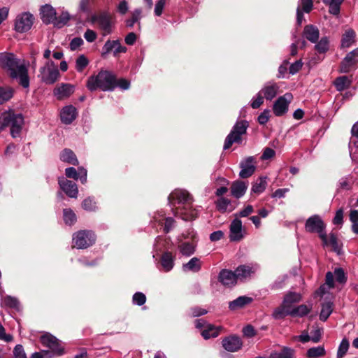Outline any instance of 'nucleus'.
Here are the masks:
<instances>
[{
    "label": "nucleus",
    "instance_id": "35",
    "mask_svg": "<svg viewBox=\"0 0 358 358\" xmlns=\"http://www.w3.org/2000/svg\"><path fill=\"white\" fill-rule=\"evenodd\" d=\"M292 308H289L287 306H285L284 303L276 308L272 314V316L275 320H280L285 317L287 315L292 316Z\"/></svg>",
    "mask_w": 358,
    "mask_h": 358
},
{
    "label": "nucleus",
    "instance_id": "1",
    "mask_svg": "<svg viewBox=\"0 0 358 358\" xmlns=\"http://www.w3.org/2000/svg\"><path fill=\"white\" fill-rule=\"evenodd\" d=\"M1 65L7 68L13 78H18L19 83L24 88L29 86V78L26 66L13 55H3L0 57Z\"/></svg>",
    "mask_w": 358,
    "mask_h": 358
},
{
    "label": "nucleus",
    "instance_id": "36",
    "mask_svg": "<svg viewBox=\"0 0 358 358\" xmlns=\"http://www.w3.org/2000/svg\"><path fill=\"white\" fill-rule=\"evenodd\" d=\"M356 38V33L351 29H347L343 35L341 40L342 48H349L355 43Z\"/></svg>",
    "mask_w": 358,
    "mask_h": 358
},
{
    "label": "nucleus",
    "instance_id": "56",
    "mask_svg": "<svg viewBox=\"0 0 358 358\" xmlns=\"http://www.w3.org/2000/svg\"><path fill=\"white\" fill-rule=\"evenodd\" d=\"M350 220L352 222V231L355 234H358V210H350Z\"/></svg>",
    "mask_w": 358,
    "mask_h": 358
},
{
    "label": "nucleus",
    "instance_id": "5",
    "mask_svg": "<svg viewBox=\"0 0 358 358\" xmlns=\"http://www.w3.org/2000/svg\"><path fill=\"white\" fill-rule=\"evenodd\" d=\"M248 126L249 123L246 120L237 121L231 132L226 137L223 148L227 150L234 143H241L242 141L241 136L246 133Z\"/></svg>",
    "mask_w": 358,
    "mask_h": 358
},
{
    "label": "nucleus",
    "instance_id": "63",
    "mask_svg": "<svg viewBox=\"0 0 358 358\" xmlns=\"http://www.w3.org/2000/svg\"><path fill=\"white\" fill-rule=\"evenodd\" d=\"M264 98L262 94L259 92L257 96L253 99L251 103V107L254 109L258 108L263 103Z\"/></svg>",
    "mask_w": 358,
    "mask_h": 358
},
{
    "label": "nucleus",
    "instance_id": "11",
    "mask_svg": "<svg viewBox=\"0 0 358 358\" xmlns=\"http://www.w3.org/2000/svg\"><path fill=\"white\" fill-rule=\"evenodd\" d=\"M41 342L57 355H62L64 353V348L60 345L59 340L50 334L43 335L41 337Z\"/></svg>",
    "mask_w": 358,
    "mask_h": 358
},
{
    "label": "nucleus",
    "instance_id": "9",
    "mask_svg": "<svg viewBox=\"0 0 358 358\" xmlns=\"http://www.w3.org/2000/svg\"><path fill=\"white\" fill-rule=\"evenodd\" d=\"M169 202L170 205L173 207V208L176 207V202L177 201L178 204H181L183 206H189L192 204L193 198L189 194V192L185 189H177L172 192L169 196Z\"/></svg>",
    "mask_w": 358,
    "mask_h": 358
},
{
    "label": "nucleus",
    "instance_id": "61",
    "mask_svg": "<svg viewBox=\"0 0 358 358\" xmlns=\"http://www.w3.org/2000/svg\"><path fill=\"white\" fill-rule=\"evenodd\" d=\"M334 275L337 282L344 283L346 281L345 273L341 268H337L334 270Z\"/></svg>",
    "mask_w": 358,
    "mask_h": 358
},
{
    "label": "nucleus",
    "instance_id": "48",
    "mask_svg": "<svg viewBox=\"0 0 358 358\" xmlns=\"http://www.w3.org/2000/svg\"><path fill=\"white\" fill-rule=\"evenodd\" d=\"M350 347V343L348 340L346 338H344L338 348L336 357L337 358H343L347 353Z\"/></svg>",
    "mask_w": 358,
    "mask_h": 358
},
{
    "label": "nucleus",
    "instance_id": "59",
    "mask_svg": "<svg viewBox=\"0 0 358 358\" xmlns=\"http://www.w3.org/2000/svg\"><path fill=\"white\" fill-rule=\"evenodd\" d=\"M132 301L134 304L142 306L146 301V296L142 292H136L134 294Z\"/></svg>",
    "mask_w": 358,
    "mask_h": 358
},
{
    "label": "nucleus",
    "instance_id": "55",
    "mask_svg": "<svg viewBox=\"0 0 358 358\" xmlns=\"http://www.w3.org/2000/svg\"><path fill=\"white\" fill-rule=\"evenodd\" d=\"M141 15V10L140 8L135 9L131 13V17L126 21V25L129 27H132L140 20Z\"/></svg>",
    "mask_w": 358,
    "mask_h": 358
},
{
    "label": "nucleus",
    "instance_id": "13",
    "mask_svg": "<svg viewBox=\"0 0 358 358\" xmlns=\"http://www.w3.org/2000/svg\"><path fill=\"white\" fill-rule=\"evenodd\" d=\"M292 95L290 93H286L280 96L274 103L273 110L276 116H282L285 114L288 110V106Z\"/></svg>",
    "mask_w": 358,
    "mask_h": 358
},
{
    "label": "nucleus",
    "instance_id": "41",
    "mask_svg": "<svg viewBox=\"0 0 358 358\" xmlns=\"http://www.w3.org/2000/svg\"><path fill=\"white\" fill-rule=\"evenodd\" d=\"M294 350L284 347L280 352H275L271 354L269 358H293Z\"/></svg>",
    "mask_w": 358,
    "mask_h": 358
},
{
    "label": "nucleus",
    "instance_id": "21",
    "mask_svg": "<svg viewBox=\"0 0 358 358\" xmlns=\"http://www.w3.org/2000/svg\"><path fill=\"white\" fill-rule=\"evenodd\" d=\"M65 174L67 178L76 180L80 179L83 184L87 182V171L84 167H79L78 171L74 167H69L65 169Z\"/></svg>",
    "mask_w": 358,
    "mask_h": 358
},
{
    "label": "nucleus",
    "instance_id": "12",
    "mask_svg": "<svg viewBox=\"0 0 358 358\" xmlns=\"http://www.w3.org/2000/svg\"><path fill=\"white\" fill-rule=\"evenodd\" d=\"M192 205L178 206L172 210L176 216H179L185 221L192 220L197 217L199 210L194 208Z\"/></svg>",
    "mask_w": 358,
    "mask_h": 358
},
{
    "label": "nucleus",
    "instance_id": "27",
    "mask_svg": "<svg viewBox=\"0 0 358 358\" xmlns=\"http://www.w3.org/2000/svg\"><path fill=\"white\" fill-rule=\"evenodd\" d=\"M248 189L246 182L241 180L234 181L231 186V193L233 196L239 199L243 196Z\"/></svg>",
    "mask_w": 358,
    "mask_h": 358
},
{
    "label": "nucleus",
    "instance_id": "15",
    "mask_svg": "<svg viewBox=\"0 0 358 358\" xmlns=\"http://www.w3.org/2000/svg\"><path fill=\"white\" fill-rule=\"evenodd\" d=\"M358 50L355 49L349 52L345 57L343 59L341 66L340 71L342 73H348L352 69H355L357 61Z\"/></svg>",
    "mask_w": 358,
    "mask_h": 358
},
{
    "label": "nucleus",
    "instance_id": "38",
    "mask_svg": "<svg viewBox=\"0 0 358 358\" xmlns=\"http://www.w3.org/2000/svg\"><path fill=\"white\" fill-rule=\"evenodd\" d=\"M234 272L237 279L243 280L250 277L251 275L254 273V271L250 266L241 265L236 268Z\"/></svg>",
    "mask_w": 358,
    "mask_h": 358
},
{
    "label": "nucleus",
    "instance_id": "22",
    "mask_svg": "<svg viewBox=\"0 0 358 358\" xmlns=\"http://www.w3.org/2000/svg\"><path fill=\"white\" fill-rule=\"evenodd\" d=\"M41 18L46 24H52L57 15L55 9L50 4L42 6L40 9Z\"/></svg>",
    "mask_w": 358,
    "mask_h": 358
},
{
    "label": "nucleus",
    "instance_id": "23",
    "mask_svg": "<svg viewBox=\"0 0 358 358\" xmlns=\"http://www.w3.org/2000/svg\"><path fill=\"white\" fill-rule=\"evenodd\" d=\"M254 158L252 157H248L245 161L241 163V170L239 173V176L242 178H247L251 176L255 171V166L253 164Z\"/></svg>",
    "mask_w": 358,
    "mask_h": 358
},
{
    "label": "nucleus",
    "instance_id": "34",
    "mask_svg": "<svg viewBox=\"0 0 358 358\" xmlns=\"http://www.w3.org/2000/svg\"><path fill=\"white\" fill-rule=\"evenodd\" d=\"M221 329V327H215L213 324H206V327L201 331V336L204 339L215 338L218 336Z\"/></svg>",
    "mask_w": 358,
    "mask_h": 358
},
{
    "label": "nucleus",
    "instance_id": "47",
    "mask_svg": "<svg viewBox=\"0 0 358 358\" xmlns=\"http://www.w3.org/2000/svg\"><path fill=\"white\" fill-rule=\"evenodd\" d=\"M13 95V91L10 87H0V104L10 100Z\"/></svg>",
    "mask_w": 358,
    "mask_h": 358
},
{
    "label": "nucleus",
    "instance_id": "3",
    "mask_svg": "<svg viewBox=\"0 0 358 358\" xmlns=\"http://www.w3.org/2000/svg\"><path fill=\"white\" fill-rule=\"evenodd\" d=\"M24 123V116L21 113H16L13 110L5 111L0 115V130H3L9 126L13 138L20 136Z\"/></svg>",
    "mask_w": 358,
    "mask_h": 358
},
{
    "label": "nucleus",
    "instance_id": "40",
    "mask_svg": "<svg viewBox=\"0 0 358 358\" xmlns=\"http://www.w3.org/2000/svg\"><path fill=\"white\" fill-rule=\"evenodd\" d=\"M326 351L322 345L309 348L306 352L308 358H320L325 355Z\"/></svg>",
    "mask_w": 358,
    "mask_h": 358
},
{
    "label": "nucleus",
    "instance_id": "58",
    "mask_svg": "<svg viewBox=\"0 0 358 358\" xmlns=\"http://www.w3.org/2000/svg\"><path fill=\"white\" fill-rule=\"evenodd\" d=\"M230 204V201L228 199L221 197L216 202V207L218 210L224 213L227 210Z\"/></svg>",
    "mask_w": 358,
    "mask_h": 358
},
{
    "label": "nucleus",
    "instance_id": "24",
    "mask_svg": "<svg viewBox=\"0 0 358 358\" xmlns=\"http://www.w3.org/2000/svg\"><path fill=\"white\" fill-rule=\"evenodd\" d=\"M235 272L223 269L219 273V281L224 286H233L236 283L237 277Z\"/></svg>",
    "mask_w": 358,
    "mask_h": 358
},
{
    "label": "nucleus",
    "instance_id": "54",
    "mask_svg": "<svg viewBox=\"0 0 358 358\" xmlns=\"http://www.w3.org/2000/svg\"><path fill=\"white\" fill-rule=\"evenodd\" d=\"M19 302L17 299L11 296H5L1 301L2 306H6L9 308H17L18 306Z\"/></svg>",
    "mask_w": 358,
    "mask_h": 358
},
{
    "label": "nucleus",
    "instance_id": "44",
    "mask_svg": "<svg viewBox=\"0 0 358 358\" xmlns=\"http://www.w3.org/2000/svg\"><path fill=\"white\" fill-rule=\"evenodd\" d=\"M334 83L337 90L343 91L350 86V80L348 76H340L335 80Z\"/></svg>",
    "mask_w": 358,
    "mask_h": 358
},
{
    "label": "nucleus",
    "instance_id": "53",
    "mask_svg": "<svg viewBox=\"0 0 358 358\" xmlns=\"http://www.w3.org/2000/svg\"><path fill=\"white\" fill-rule=\"evenodd\" d=\"M88 64L87 58L84 55H81L76 60V69L78 72H82Z\"/></svg>",
    "mask_w": 358,
    "mask_h": 358
},
{
    "label": "nucleus",
    "instance_id": "18",
    "mask_svg": "<svg viewBox=\"0 0 358 358\" xmlns=\"http://www.w3.org/2000/svg\"><path fill=\"white\" fill-rule=\"evenodd\" d=\"M222 347L228 352H236L243 345L241 338L236 336L224 338L222 341Z\"/></svg>",
    "mask_w": 358,
    "mask_h": 358
},
{
    "label": "nucleus",
    "instance_id": "28",
    "mask_svg": "<svg viewBox=\"0 0 358 358\" xmlns=\"http://www.w3.org/2000/svg\"><path fill=\"white\" fill-rule=\"evenodd\" d=\"M161 266L165 272L170 271L174 266V257L170 252L162 254L160 259Z\"/></svg>",
    "mask_w": 358,
    "mask_h": 358
},
{
    "label": "nucleus",
    "instance_id": "64",
    "mask_svg": "<svg viewBox=\"0 0 358 358\" xmlns=\"http://www.w3.org/2000/svg\"><path fill=\"white\" fill-rule=\"evenodd\" d=\"M165 4L166 0H159L157 1L155 6V14L157 16H160L162 14Z\"/></svg>",
    "mask_w": 358,
    "mask_h": 358
},
{
    "label": "nucleus",
    "instance_id": "50",
    "mask_svg": "<svg viewBox=\"0 0 358 358\" xmlns=\"http://www.w3.org/2000/svg\"><path fill=\"white\" fill-rule=\"evenodd\" d=\"M315 50L319 53H324L329 50V40L327 37H322L315 45Z\"/></svg>",
    "mask_w": 358,
    "mask_h": 358
},
{
    "label": "nucleus",
    "instance_id": "62",
    "mask_svg": "<svg viewBox=\"0 0 358 358\" xmlns=\"http://www.w3.org/2000/svg\"><path fill=\"white\" fill-rule=\"evenodd\" d=\"M14 358H27L26 353L22 345H17L13 350Z\"/></svg>",
    "mask_w": 358,
    "mask_h": 358
},
{
    "label": "nucleus",
    "instance_id": "25",
    "mask_svg": "<svg viewBox=\"0 0 358 358\" xmlns=\"http://www.w3.org/2000/svg\"><path fill=\"white\" fill-rule=\"evenodd\" d=\"M76 108L72 105L64 107L61 111V120L66 124H71L76 117Z\"/></svg>",
    "mask_w": 358,
    "mask_h": 358
},
{
    "label": "nucleus",
    "instance_id": "20",
    "mask_svg": "<svg viewBox=\"0 0 358 358\" xmlns=\"http://www.w3.org/2000/svg\"><path fill=\"white\" fill-rule=\"evenodd\" d=\"M74 90L73 85L62 83L54 89L53 94L57 99L61 100L69 97L74 92Z\"/></svg>",
    "mask_w": 358,
    "mask_h": 358
},
{
    "label": "nucleus",
    "instance_id": "6",
    "mask_svg": "<svg viewBox=\"0 0 358 358\" xmlns=\"http://www.w3.org/2000/svg\"><path fill=\"white\" fill-rule=\"evenodd\" d=\"M326 224L318 215H314L308 218L305 224V229L309 233H317L322 239L323 245H327V236L324 231Z\"/></svg>",
    "mask_w": 358,
    "mask_h": 358
},
{
    "label": "nucleus",
    "instance_id": "43",
    "mask_svg": "<svg viewBox=\"0 0 358 358\" xmlns=\"http://www.w3.org/2000/svg\"><path fill=\"white\" fill-rule=\"evenodd\" d=\"M324 3L329 5V11L334 15H338L340 12V6L343 0H323Z\"/></svg>",
    "mask_w": 358,
    "mask_h": 358
},
{
    "label": "nucleus",
    "instance_id": "14",
    "mask_svg": "<svg viewBox=\"0 0 358 358\" xmlns=\"http://www.w3.org/2000/svg\"><path fill=\"white\" fill-rule=\"evenodd\" d=\"M127 51V48L120 44L119 40L110 41L108 40L102 48V56L109 54L113 52V55L117 57L120 53H123Z\"/></svg>",
    "mask_w": 358,
    "mask_h": 358
},
{
    "label": "nucleus",
    "instance_id": "4",
    "mask_svg": "<svg viewBox=\"0 0 358 358\" xmlns=\"http://www.w3.org/2000/svg\"><path fill=\"white\" fill-rule=\"evenodd\" d=\"M91 22L101 31L103 36L110 34L115 25V20L108 11H102L91 17Z\"/></svg>",
    "mask_w": 358,
    "mask_h": 358
},
{
    "label": "nucleus",
    "instance_id": "51",
    "mask_svg": "<svg viewBox=\"0 0 358 358\" xmlns=\"http://www.w3.org/2000/svg\"><path fill=\"white\" fill-rule=\"evenodd\" d=\"M328 244L323 245L324 246L331 245L333 248V250L340 254L341 248L338 241V238L334 234H330L329 238L327 237Z\"/></svg>",
    "mask_w": 358,
    "mask_h": 358
},
{
    "label": "nucleus",
    "instance_id": "31",
    "mask_svg": "<svg viewBox=\"0 0 358 358\" xmlns=\"http://www.w3.org/2000/svg\"><path fill=\"white\" fill-rule=\"evenodd\" d=\"M154 219L159 224H162L163 221H164V231L165 233H169L174 227V219L172 217H164L162 213H157V215L154 217Z\"/></svg>",
    "mask_w": 358,
    "mask_h": 358
},
{
    "label": "nucleus",
    "instance_id": "7",
    "mask_svg": "<svg viewBox=\"0 0 358 358\" xmlns=\"http://www.w3.org/2000/svg\"><path fill=\"white\" fill-rule=\"evenodd\" d=\"M60 76L57 66L52 61H48L40 68L38 78L46 85L55 83Z\"/></svg>",
    "mask_w": 358,
    "mask_h": 358
},
{
    "label": "nucleus",
    "instance_id": "46",
    "mask_svg": "<svg viewBox=\"0 0 358 358\" xmlns=\"http://www.w3.org/2000/svg\"><path fill=\"white\" fill-rule=\"evenodd\" d=\"M69 20V15L68 13L64 12L62 13L59 17H57L55 15V20H54V22H52V24L55 27L57 28H62L65 24H67L68 21Z\"/></svg>",
    "mask_w": 358,
    "mask_h": 358
},
{
    "label": "nucleus",
    "instance_id": "33",
    "mask_svg": "<svg viewBox=\"0 0 358 358\" xmlns=\"http://www.w3.org/2000/svg\"><path fill=\"white\" fill-rule=\"evenodd\" d=\"M196 242L192 240V241L181 242L178 245V249L182 255L189 257L194 254L195 251Z\"/></svg>",
    "mask_w": 358,
    "mask_h": 358
},
{
    "label": "nucleus",
    "instance_id": "37",
    "mask_svg": "<svg viewBox=\"0 0 358 358\" xmlns=\"http://www.w3.org/2000/svg\"><path fill=\"white\" fill-rule=\"evenodd\" d=\"M60 159L68 164L78 165V160L74 152L70 149H64L60 154Z\"/></svg>",
    "mask_w": 358,
    "mask_h": 358
},
{
    "label": "nucleus",
    "instance_id": "32",
    "mask_svg": "<svg viewBox=\"0 0 358 358\" xmlns=\"http://www.w3.org/2000/svg\"><path fill=\"white\" fill-rule=\"evenodd\" d=\"M302 296L300 293L289 292L285 295L282 302L285 306H287L289 308H293V305L300 302Z\"/></svg>",
    "mask_w": 358,
    "mask_h": 358
},
{
    "label": "nucleus",
    "instance_id": "42",
    "mask_svg": "<svg viewBox=\"0 0 358 358\" xmlns=\"http://www.w3.org/2000/svg\"><path fill=\"white\" fill-rule=\"evenodd\" d=\"M266 185V178L261 177L253 183L252 192L259 194L265 190Z\"/></svg>",
    "mask_w": 358,
    "mask_h": 358
},
{
    "label": "nucleus",
    "instance_id": "8",
    "mask_svg": "<svg viewBox=\"0 0 358 358\" xmlns=\"http://www.w3.org/2000/svg\"><path fill=\"white\" fill-rule=\"evenodd\" d=\"M96 241L95 234L91 231H79L73 234V241L75 247L85 249L92 245Z\"/></svg>",
    "mask_w": 358,
    "mask_h": 358
},
{
    "label": "nucleus",
    "instance_id": "17",
    "mask_svg": "<svg viewBox=\"0 0 358 358\" xmlns=\"http://www.w3.org/2000/svg\"><path fill=\"white\" fill-rule=\"evenodd\" d=\"M59 185L65 194L71 198H77L78 189L77 185L64 178H59Z\"/></svg>",
    "mask_w": 358,
    "mask_h": 358
},
{
    "label": "nucleus",
    "instance_id": "45",
    "mask_svg": "<svg viewBox=\"0 0 358 358\" xmlns=\"http://www.w3.org/2000/svg\"><path fill=\"white\" fill-rule=\"evenodd\" d=\"M310 311V308L306 305L302 304L296 307L292 308V317H303L306 315Z\"/></svg>",
    "mask_w": 358,
    "mask_h": 358
},
{
    "label": "nucleus",
    "instance_id": "39",
    "mask_svg": "<svg viewBox=\"0 0 358 358\" xmlns=\"http://www.w3.org/2000/svg\"><path fill=\"white\" fill-rule=\"evenodd\" d=\"M201 267L200 259L197 257L192 258L187 263L182 265V270L185 272H198Z\"/></svg>",
    "mask_w": 358,
    "mask_h": 358
},
{
    "label": "nucleus",
    "instance_id": "16",
    "mask_svg": "<svg viewBox=\"0 0 358 358\" xmlns=\"http://www.w3.org/2000/svg\"><path fill=\"white\" fill-rule=\"evenodd\" d=\"M352 138L349 142V151L351 159L353 162L358 159V122H355L351 129Z\"/></svg>",
    "mask_w": 358,
    "mask_h": 358
},
{
    "label": "nucleus",
    "instance_id": "10",
    "mask_svg": "<svg viewBox=\"0 0 358 358\" xmlns=\"http://www.w3.org/2000/svg\"><path fill=\"white\" fill-rule=\"evenodd\" d=\"M33 22V15L29 13H24L17 17L15 22V29L20 33L26 32L31 28Z\"/></svg>",
    "mask_w": 358,
    "mask_h": 358
},
{
    "label": "nucleus",
    "instance_id": "26",
    "mask_svg": "<svg viewBox=\"0 0 358 358\" xmlns=\"http://www.w3.org/2000/svg\"><path fill=\"white\" fill-rule=\"evenodd\" d=\"M279 86L274 82L266 83L259 92L267 100H272L277 95Z\"/></svg>",
    "mask_w": 358,
    "mask_h": 358
},
{
    "label": "nucleus",
    "instance_id": "57",
    "mask_svg": "<svg viewBox=\"0 0 358 358\" xmlns=\"http://www.w3.org/2000/svg\"><path fill=\"white\" fill-rule=\"evenodd\" d=\"M83 208L87 211H93L96 208V202L91 197L85 199L82 203Z\"/></svg>",
    "mask_w": 358,
    "mask_h": 358
},
{
    "label": "nucleus",
    "instance_id": "52",
    "mask_svg": "<svg viewBox=\"0 0 358 358\" xmlns=\"http://www.w3.org/2000/svg\"><path fill=\"white\" fill-rule=\"evenodd\" d=\"M64 220L66 224L72 225L76 221V215L71 209L64 210Z\"/></svg>",
    "mask_w": 358,
    "mask_h": 358
},
{
    "label": "nucleus",
    "instance_id": "29",
    "mask_svg": "<svg viewBox=\"0 0 358 358\" xmlns=\"http://www.w3.org/2000/svg\"><path fill=\"white\" fill-rule=\"evenodd\" d=\"M303 36L313 43H315L319 38V29L313 25H306L303 29Z\"/></svg>",
    "mask_w": 358,
    "mask_h": 358
},
{
    "label": "nucleus",
    "instance_id": "19",
    "mask_svg": "<svg viewBox=\"0 0 358 358\" xmlns=\"http://www.w3.org/2000/svg\"><path fill=\"white\" fill-rule=\"evenodd\" d=\"M243 238L242 222L236 217L231 223L229 238L231 241H240Z\"/></svg>",
    "mask_w": 358,
    "mask_h": 358
},
{
    "label": "nucleus",
    "instance_id": "49",
    "mask_svg": "<svg viewBox=\"0 0 358 358\" xmlns=\"http://www.w3.org/2000/svg\"><path fill=\"white\" fill-rule=\"evenodd\" d=\"M332 313V303L327 302L324 303L322 307V310L320 314V319L322 321H326Z\"/></svg>",
    "mask_w": 358,
    "mask_h": 358
},
{
    "label": "nucleus",
    "instance_id": "60",
    "mask_svg": "<svg viewBox=\"0 0 358 358\" xmlns=\"http://www.w3.org/2000/svg\"><path fill=\"white\" fill-rule=\"evenodd\" d=\"M301 10H303L306 13H309L313 8V4L312 0H300L299 4Z\"/></svg>",
    "mask_w": 358,
    "mask_h": 358
},
{
    "label": "nucleus",
    "instance_id": "30",
    "mask_svg": "<svg viewBox=\"0 0 358 358\" xmlns=\"http://www.w3.org/2000/svg\"><path fill=\"white\" fill-rule=\"evenodd\" d=\"M252 301L251 297L246 296H241L236 299L235 300L229 302V308L231 310H236L245 307L246 305L250 303Z\"/></svg>",
    "mask_w": 358,
    "mask_h": 358
},
{
    "label": "nucleus",
    "instance_id": "2",
    "mask_svg": "<svg viewBox=\"0 0 358 358\" xmlns=\"http://www.w3.org/2000/svg\"><path fill=\"white\" fill-rule=\"evenodd\" d=\"M86 86L91 92L97 89L111 91L116 87V78L111 72L102 70L97 75L90 76L87 79Z\"/></svg>",
    "mask_w": 358,
    "mask_h": 358
}]
</instances>
